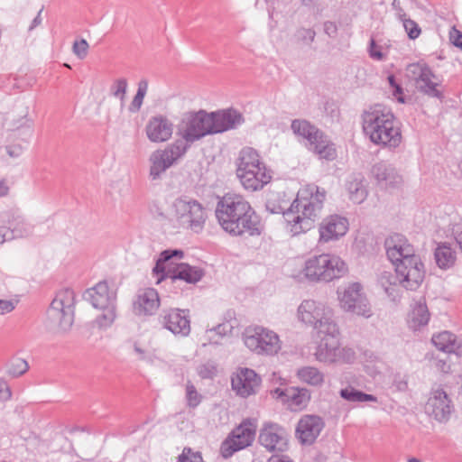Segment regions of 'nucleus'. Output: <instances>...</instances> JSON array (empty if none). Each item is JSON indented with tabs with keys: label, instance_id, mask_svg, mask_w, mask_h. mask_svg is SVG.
Returning <instances> with one entry per match:
<instances>
[{
	"label": "nucleus",
	"instance_id": "1",
	"mask_svg": "<svg viewBox=\"0 0 462 462\" xmlns=\"http://www.w3.org/2000/svg\"><path fill=\"white\" fill-rule=\"evenodd\" d=\"M241 116L234 110L207 112L189 110L182 113L176 125L178 138L150 156V176L155 180L185 156L189 147L207 135L222 133L240 122Z\"/></svg>",
	"mask_w": 462,
	"mask_h": 462
},
{
	"label": "nucleus",
	"instance_id": "2",
	"mask_svg": "<svg viewBox=\"0 0 462 462\" xmlns=\"http://www.w3.org/2000/svg\"><path fill=\"white\" fill-rule=\"evenodd\" d=\"M298 316L302 322L313 326L311 334L318 346L315 355L319 361L334 363L344 359L345 349L338 347V328L330 320V308L308 300L300 305Z\"/></svg>",
	"mask_w": 462,
	"mask_h": 462
},
{
	"label": "nucleus",
	"instance_id": "3",
	"mask_svg": "<svg viewBox=\"0 0 462 462\" xmlns=\"http://www.w3.org/2000/svg\"><path fill=\"white\" fill-rule=\"evenodd\" d=\"M215 215L222 229L231 236H254L260 233L255 211L241 194L226 193L219 198Z\"/></svg>",
	"mask_w": 462,
	"mask_h": 462
},
{
	"label": "nucleus",
	"instance_id": "4",
	"mask_svg": "<svg viewBox=\"0 0 462 462\" xmlns=\"http://www.w3.org/2000/svg\"><path fill=\"white\" fill-rule=\"evenodd\" d=\"M325 200V190L317 186L307 185L300 189L284 213L290 232L296 236L312 229L321 217Z\"/></svg>",
	"mask_w": 462,
	"mask_h": 462
},
{
	"label": "nucleus",
	"instance_id": "5",
	"mask_svg": "<svg viewBox=\"0 0 462 462\" xmlns=\"http://www.w3.org/2000/svg\"><path fill=\"white\" fill-rule=\"evenodd\" d=\"M363 120L364 131L374 144L396 147L402 143L400 124L389 108L374 105L365 112Z\"/></svg>",
	"mask_w": 462,
	"mask_h": 462
},
{
	"label": "nucleus",
	"instance_id": "6",
	"mask_svg": "<svg viewBox=\"0 0 462 462\" xmlns=\"http://www.w3.org/2000/svg\"><path fill=\"white\" fill-rule=\"evenodd\" d=\"M236 176L242 186L250 191L263 189L272 180L271 171L261 162L258 152L249 147L240 152Z\"/></svg>",
	"mask_w": 462,
	"mask_h": 462
},
{
	"label": "nucleus",
	"instance_id": "7",
	"mask_svg": "<svg viewBox=\"0 0 462 462\" xmlns=\"http://www.w3.org/2000/svg\"><path fill=\"white\" fill-rule=\"evenodd\" d=\"M346 272L347 265L340 257L321 254L305 260L298 277L310 282H327L344 276Z\"/></svg>",
	"mask_w": 462,
	"mask_h": 462
},
{
	"label": "nucleus",
	"instance_id": "8",
	"mask_svg": "<svg viewBox=\"0 0 462 462\" xmlns=\"http://www.w3.org/2000/svg\"><path fill=\"white\" fill-rule=\"evenodd\" d=\"M182 257L183 252L180 250H165L161 254L153 268L158 283L165 278L196 283L202 278L201 269L179 262Z\"/></svg>",
	"mask_w": 462,
	"mask_h": 462
},
{
	"label": "nucleus",
	"instance_id": "9",
	"mask_svg": "<svg viewBox=\"0 0 462 462\" xmlns=\"http://www.w3.org/2000/svg\"><path fill=\"white\" fill-rule=\"evenodd\" d=\"M86 294L92 306L102 311L96 319L97 326L99 328L109 327L116 319V291L109 287L107 282L104 281L88 289Z\"/></svg>",
	"mask_w": 462,
	"mask_h": 462
},
{
	"label": "nucleus",
	"instance_id": "10",
	"mask_svg": "<svg viewBox=\"0 0 462 462\" xmlns=\"http://www.w3.org/2000/svg\"><path fill=\"white\" fill-rule=\"evenodd\" d=\"M293 133L306 139L310 148L321 158L333 159L336 150L326 135L306 120L296 119L291 123Z\"/></svg>",
	"mask_w": 462,
	"mask_h": 462
},
{
	"label": "nucleus",
	"instance_id": "11",
	"mask_svg": "<svg viewBox=\"0 0 462 462\" xmlns=\"http://www.w3.org/2000/svg\"><path fill=\"white\" fill-rule=\"evenodd\" d=\"M256 433V424L250 420H243L236 427L222 443L220 452L225 458L244 449L253 443Z\"/></svg>",
	"mask_w": 462,
	"mask_h": 462
},
{
	"label": "nucleus",
	"instance_id": "12",
	"mask_svg": "<svg viewBox=\"0 0 462 462\" xmlns=\"http://www.w3.org/2000/svg\"><path fill=\"white\" fill-rule=\"evenodd\" d=\"M245 346L257 354L273 355L281 349L276 333L262 327L248 328L244 338Z\"/></svg>",
	"mask_w": 462,
	"mask_h": 462
},
{
	"label": "nucleus",
	"instance_id": "13",
	"mask_svg": "<svg viewBox=\"0 0 462 462\" xmlns=\"http://www.w3.org/2000/svg\"><path fill=\"white\" fill-rule=\"evenodd\" d=\"M399 282L408 290H416L425 277V266L419 255L408 257L395 265Z\"/></svg>",
	"mask_w": 462,
	"mask_h": 462
},
{
	"label": "nucleus",
	"instance_id": "14",
	"mask_svg": "<svg viewBox=\"0 0 462 462\" xmlns=\"http://www.w3.org/2000/svg\"><path fill=\"white\" fill-rule=\"evenodd\" d=\"M174 217L190 226H201L207 217L203 207L196 200L177 199L171 208Z\"/></svg>",
	"mask_w": 462,
	"mask_h": 462
},
{
	"label": "nucleus",
	"instance_id": "15",
	"mask_svg": "<svg viewBox=\"0 0 462 462\" xmlns=\"http://www.w3.org/2000/svg\"><path fill=\"white\" fill-rule=\"evenodd\" d=\"M174 129L175 125L167 115L156 114L147 121L144 132L151 143H163L171 140Z\"/></svg>",
	"mask_w": 462,
	"mask_h": 462
},
{
	"label": "nucleus",
	"instance_id": "16",
	"mask_svg": "<svg viewBox=\"0 0 462 462\" xmlns=\"http://www.w3.org/2000/svg\"><path fill=\"white\" fill-rule=\"evenodd\" d=\"M261 377L252 369L239 368L233 374L231 386L233 391L243 398L256 393L260 388Z\"/></svg>",
	"mask_w": 462,
	"mask_h": 462
},
{
	"label": "nucleus",
	"instance_id": "17",
	"mask_svg": "<svg viewBox=\"0 0 462 462\" xmlns=\"http://www.w3.org/2000/svg\"><path fill=\"white\" fill-rule=\"evenodd\" d=\"M324 428L323 420L317 415H303L295 428V437L301 445H312Z\"/></svg>",
	"mask_w": 462,
	"mask_h": 462
},
{
	"label": "nucleus",
	"instance_id": "18",
	"mask_svg": "<svg viewBox=\"0 0 462 462\" xmlns=\"http://www.w3.org/2000/svg\"><path fill=\"white\" fill-rule=\"evenodd\" d=\"M424 409L428 415L443 421L451 414V400L444 390L436 388L430 392Z\"/></svg>",
	"mask_w": 462,
	"mask_h": 462
},
{
	"label": "nucleus",
	"instance_id": "19",
	"mask_svg": "<svg viewBox=\"0 0 462 462\" xmlns=\"http://www.w3.org/2000/svg\"><path fill=\"white\" fill-rule=\"evenodd\" d=\"M385 246L387 255L394 266L408 257L417 256L413 246L400 234H394L387 238Z\"/></svg>",
	"mask_w": 462,
	"mask_h": 462
},
{
	"label": "nucleus",
	"instance_id": "20",
	"mask_svg": "<svg viewBox=\"0 0 462 462\" xmlns=\"http://www.w3.org/2000/svg\"><path fill=\"white\" fill-rule=\"evenodd\" d=\"M348 221L339 216H330L325 218L319 225V240L328 242L346 235L348 230Z\"/></svg>",
	"mask_w": 462,
	"mask_h": 462
},
{
	"label": "nucleus",
	"instance_id": "21",
	"mask_svg": "<svg viewBox=\"0 0 462 462\" xmlns=\"http://www.w3.org/2000/svg\"><path fill=\"white\" fill-rule=\"evenodd\" d=\"M409 71L415 80L417 88L429 95H437L438 79L428 67L412 64L409 66Z\"/></svg>",
	"mask_w": 462,
	"mask_h": 462
},
{
	"label": "nucleus",
	"instance_id": "22",
	"mask_svg": "<svg viewBox=\"0 0 462 462\" xmlns=\"http://www.w3.org/2000/svg\"><path fill=\"white\" fill-rule=\"evenodd\" d=\"M260 443L269 451L283 450L287 448V436L277 425L265 426L259 436Z\"/></svg>",
	"mask_w": 462,
	"mask_h": 462
},
{
	"label": "nucleus",
	"instance_id": "23",
	"mask_svg": "<svg viewBox=\"0 0 462 462\" xmlns=\"http://www.w3.org/2000/svg\"><path fill=\"white\" fill-rule=\"evenodd\" d=\"M273 396L281 399L282 402L286 403L291 410L298 411L307 405L310 399L308 390L299 388H287L284 391L276 389L273 393Z\"/></svg>",
	"mask_w": 462,
	"mask_h": 462
},
{
	"label": "nucleus",
	"instance_id": "24",
	"mask_svg": "<svg viewBox=\"0 0 462 462\" xmlns=\"http://www.w3.org/2000/svg\"><path fill=\"white\" fill-rule=\"evenodd\" d=\"M76 295L70 289H64L60 295V328L64 330L71 328L74 322Z\"/></svg>",
	"mask_w": 462,
	"mask_h": 462
},
{
	"label": "nucleus",
	"instance_id": "25",
	"mask_svg": "<svg viewBox=\"0 0 462 462\" xmlns=\"http://www.w3.org/2000/svg\"><path fill=\"white\" fill-rule=\"evenodd\" d=\"M165 319L166 327L172 333L181 336H187L189 333V319L184 310H171Z\"/></svg>",
	"mask_w": 462,
	"mask_h": 462
},
{
	"label": "nucleus",
	"instance_id": "26",
	"mask_svg": "<svg viewBox=\"0 0 462 462\" xmlns=\"http://www.w3.org/2000/svg\"><path fill=\"white\" fill-rule=\"evenodd\" d=\"M431 341L439 350L448 354H458L462 347V342L449 331L433 335Z\"/></svg>",
	"mask_w": 462,
	"mask_h": 462
},
{
	"label": "nucleus",
	"instance_id": "27",
	"mask_svg": "<svg viewBox=\"0 0 462 462\" xmlns=\"http://www.w3.org/2000/svg\"><path fill=\"white\" fill-rule=\"evenodd\" d=\"M364 296L363 288L360 283H350L342 291H338L340 307L343 310L349 311Z\"/></svg>",
	"mask_w": 462,
	"mask_h": 462
},
{
	"label": "nucleus",
	"instance_id": "28",
	"mask_svg": "<svg viewBox=\"0 0 462 462\" xmlns=\"http://www.w3.org/2000/svg\"><path fill=\"white\" fill-rule=\"evenodd\" d=\"M160 306V300L154 289H146L141 292L135 302L139 313L153 314Z\"/></svg>",
	"mask_w": 462,
	"mask_h": 462
},
{
	"label": "nucleus",
	"instance_id": "29",
	"mask_svg": "<svg viewBox=\"0 0 462 462\" xmlns=\"http://www.w3.org/2000/svg\"><path fill=\"white\" fill-rule=\"evenodd\" d=\"M374 174L379 183L387 187H397L402 183L401 176L393 169L378 166L374 169Z\"/></svg>",
	"mask_w": 462,
	"mask_h": 462
},
{
	"label": "nucleus",
	"instance_id": "30",
	"mask_svg": "<svg viewBox=\"0 0 462 462\" xmlns=\"http://www.w3.org/2000/svg\"><path fill=\"white\" fill-rule=\"evenodd\" d=\"M298 378L300 382L312 386H319L324 382V375L317 368L304 366L298 370Z\"/></svg>",
	"mask_w": 462,
	"mask_h": 462
},
{
	"label": "nucleus",
	"instance_id": "31",
	"mask_svg": "<svg viewBox=\"0 0 462 462\" xmlns=\"http://www.w3.org/2000/svg\"><path fill=\"white\" fill-rule=\"evenodd\" d=\"M435 259L440 268L447 269L454 264L455 254L449 246L441 245L435 251Z\"/></svg>",
	"mask_w": 462,
	"mask_h": 462
},
{
	"label": "nucleus",
	"instance_id": "32",
	"mask_svg": "<svg viewBox=\"0 0 462 462\" xmlns=\"http://www.w3.org/2000/svg\"><path fill=\"white\" fill-rule=\"evenodd\" d=\"M149 82L146 79H142L138 83L136 93L129 106V110L133 113L138 112L143 103L144 97L148 92Z\"/></svg>",
	"mask_w": 462,
	"mask_h": 462
},
{
	"label": "nucleus",
	"instance_id": "33",
	"mask_svg": "<svg viewBox=\"0 0 462 462\" xmlns=\"http://www.w3.org/2000/svg\"><path fill=\"white\" fill-rule=\"evenodd\" d=\"M347 189L349 191L350 199L356 202H362L366 197L365 187L361 179H354L347 183Z\"/></svg>",
	"mask_w": 462,
	"mask_h": 462
},
{
	"label": "nucleus",
	"instance_id": "34",
	"mask_svg": "<svg viewBox=\"0 0 462 462\" xmlns=\"http://www.w3.org/2000/svg\"><path fill=\"white\" fill-rule=\"evenodd\" d=\"M430 319L427 306L422 303L417 304L411 311V320L414 328L426 325Z\"/></svg>",
	"mask_w": 462,
	"mask_h": 462
},
{
	"label": "nucleus",
	"instance_id": "35",
	"mask_svg": "<svg viewBox=\"0 0 462 462\" xmlns=\"http://www.w3.org/2000/svg\"><path fill=\"white\" fill-rule=\"evenodd\" d=\"M7 224L8 226H6L10 231H13L15 227H17L22 232H24V234H23L19 237L26 236L30 235L32 231V226L30 223H28L26 219L22 216H12V217L7 220Z\"/></svg>",
	"mask_w": 462,
	"mask_h": 462
},
{
	"label": "nucleus",
	"instance_id": "36",
	"mask_svg": "<svg viewBox=\"0 0 462 462\" xmlns=\"http://www.w3.org/2000/svg\"><path fill=\"white\" fill-rule=\"evenodd\" d=\"M28 369V363L20 357L13 358L7 365V373L14 377L23 374Z\"/></svg>",
	"mask_w": 462,
	"mask_h": 462
},
{
	"label": "nucleus",
	"instance_id": "37",
	"mask_svg": "<svg viewBox=\"0 0 462 462\" xmlns=\"http://www.w3.org/2000/svg\"><path fill=\"white\" fill-rule=\"evenodd\" d=\"M128 88V81L124 78H119L114 80L111 86V92L114 97L121 101H124Z\"/></svg>",
	"mask_w": 462,
	"mask_h": 462
},
{
	"label": "nucleus",
	"instance_id": "38",
	"mask_svg": "<svg viewBox=\"0 0 462 462\" xmlns=\"http://www.w3.org/2000/svg\"><path fill=\"white\" fill-rule=\"evenodd\" d=\"M186 398L190 407H197L202 399L196 387L190 383H188L186 385Z\"/></svg>",
	"mask_w": 462,
	"mask_h": 462
},
{
	"label": "nucleus",
	"instance_id": "39",
	"mask_svg": "<svg viewBox=\"0 0 462 462\" xmlns=\"http://www.w3.org/2000/svg\"><path fill=\"white\" fill-rule=\"evenodd\" d=\"M197 371L202 379H213L217 374V366L209 362L200 365Z\"/></svg>",
	"mask_w": 462,
	"mask_h": 462
},
{
	"label": "nucleus",
	"instance_id": "40",
	"mask_svg": "<svg viewBox=\"0 0 462 462\" xmlns=\"http://www.w3.org/2000/svg\"><path fill=\"white\" fill-rule=\"evenodd\" d=\"M178 462H204V460L199 452L193 451L190 448H185L180 455Z\"/></svg>",
	"mask_w": 462,
	"mask_h": 462
},
{
	"label": "nucleus",
	"instance_id": "41",
	"mask_svg": "<svg viewBox=\"0 0 462 462\" xmlns=\"http://www.w3.org/2000/svg\"><path fill=\"white\" fill-rule=\"evenodd\" d=\"M349 311L362 317L368 318L371 316V308L370 305L366 300V298L364 296L362 299L354 306L352 310Z\"/></svg>",
	"mask_w": 462,
	"mask_h": 462
},
{
	"label": "nucleus",
	"instance_id": "42",
	"mask_svg": "<svg viewBox=\"0 0 462 462\" xmlns=\"http://www.w3.org/2000/svg\"><path fill=\"white\" fill-rule=\"evenodd\" d=\"M284 207H285V201L280 194H277V195L272 197L267 201V208L272 213L278 214L280 212H282L284 209Z\"/></svg>",
	"mask_w": 462,
	"mask_h": 462
},
{
	"label": "nucleus",
	"instance_id": "43",
	"mask_svg": "<svg viewBox=\"0 0 462 462\" xmlns=\"http://www.w3.org/2000/svg\"><path fill=\"white\" fill-rule=\"evenodd\" d=\"M24 234L19 228L15 227L14 230H8L6 226H0V245L5 241H10L15 238H19L20 236Z\"/></svg>",
	"mask_w": 462,
	"mask_h": 462
},
{
	"label": "nucleus",
	"instance_id": "44",
	"mask_svg": "<svg viewBox=\"0 0 462 462\" xmlns=\"http://www.w3.org/2000/svg\"><path fill=\"white\" fill-rule=\"evenodd\" d=\"M88 43L86 40L75 41L73 43V53L80 60L84 59L88 55Z\"/></svg>",
	"mask_w": 462,
	"mask_h": 462
},
{
	"label": "nucleus",
	"instance_id": "45",
	"mask_svg": "<svg viewBox=\"0 0 462 462\" xmlns=\"http://www.w3.org/2000/svg\"><path fill=\"white\" fill-rule=\"evenodd\" d=\"M403 26L411 39H416L420 36V29L414 21L411 19H406L403 22Z\"/></svg>",
	"mask_w": 462,
	"mask_h": 462
},
{
	"label": "nucleus",
	"instance_id": "46",
	"mask_svg": "<svg viewBox=\"0 0 462 462\" xmlns=\"http://www.w3.org/2000/svg\"><path fill=\"white\" fill-rule=\"evenodd\" d=\"M389 84L392 88L393 96L400 102L404 103V95L402 88L396 84L393 76L388 77Z\"/></svg>",
	"mask_w": 462,
	"mask_h": 462
},
{
	"label": "nucleus",
	"instance_id": "47",
	"mask_svg": "<svg viewBox=\"0 0 462 462\" xmlns=\"http://www.w3.org/2000/svg\"><path fill=\"white\" fill-rule=\"evenodd\" d=\"M18 300H0V315L12 312L15 309Z\"/></svg>",
	"mask_w": 462,
	"mask_h": 462
},
{
	"label": "nucleus",
	"instance_id": "48",
	"mask_svg": "<svg viewBox=\"0 0 462 462\" xmlns=\"http://www.w3.org/2000/svg\"><path fill=\"white\" fill-rule=\"evenodd\" d=\"M341 396L351 402H360L361 392L355 391L354 389H343L340 392Z\"/></svg>",
	"mask_w": 462,
	"mask_h": 462
},
{
	"label": "nucleus",
	"instance_id": "49",
	"mask_svg": "<svg viewBox=\"0 0 462 462\" xmlns=\"http://www.w3.org/2000/svg\"><path fill=\"white\" fill-rule=\"evenodd\" d=\"M449 39L455 46L462 49V32L460 31L452 28L449 32Z\"/></svg>",
	"mask_w": 462,
	"mask_h": 462
},
{
	"label": "nucleus",
	"instance_id": "50",
	"mask_svg": "<svg viewBox=\"0 0 462 462\" xmlns=\"http://www.w3.org/2000/svg\"><path fill=\"white\" fill-rule=\"evenodd\" d=\"M23 147L19 144L5 146V152L11 158H18L23 153Z\"/></svg>",
	"mask_w": 462,
	"mask_h": 462
},
{
	"label": "nucleus",
	"instance_id": "51",
	"mask_svg": "<svg viewBox=\"0 0 462 462\" xmlns=\"http://www.w3.org/2000/svg\"><path fill=\"white\" fill-rule=\"evenodd\" d=\"M11 397V392L7 383L4 380H0V399L7 400Z\"/></svg>",
	"mask_w": 462,
	"mask_h": 462
},
{
	"label": "nucleus",
	"instance_id": "52",
	"mask_svg": "<svg viewBox=\"0 0 462 462\" xmlns=\"http://www.w3.org/2000/svg\"><path fill=\"white\" fill-rule=\"evenodd\" d=\"M232 328H233L232 325L226 326L225 324H222V325H219L216 329L209 330L208 332V337H211V336L213 334L220 333L221 331H224L225 333L231 332Z\"/></svg>",
	"mask_w": 462,
	"mask_h": 462
},
{
	"label": "nucleus",
	"instance_id": "53",
	"mask_svg": "<svg viewBox=\"0 0 462 462\" xmlns=\"http://www.w3.org/2000/svg\"><path fill=\"white\" fill-rule=\"evenodd\" d=\"M435 366L438 370H439L442 373H448L450 371V365L447 364V362L442 360L436 361Z\"/></svg>",
	"mask_w": 462,
	"mask_h": 462
},
{
	"label": "nucleus",
	"instance_id": "54",
	"mask_svg": "<svg viewBox=\"0 0 462 462\" xmlns=\"http://www.w3.org/2000/svg\"><path fill=\"white\" fill-rule=\"evenodd\" d=\"M370 55L372 58L376 60H381L383 58V54L377 50L374 41L371 42Z\"/></svg>",
	"mask_w": 462,
	"mask_h": 462
},
{
	"label": "nucleus",
	"instance_id": "55",
	"mask_svg": "<svg viewBox=\"0 0 462 462\" xmlns=\"http://www.w3.org/2000/svg\"><path fill=\"white\" fill-rule=\"evenodd\" d=\"M42 13V9H41L37 14V16L32 20L31 25L29 26V31H32L34 28H36L39 24L42 23L41 14Z\"/></svg>",
	"mask_w": 462,
	"mask_h": 462
},
{
	"label": "nucleus",
	"instance_id": "56",
	"mask_svg": "<svg viewBox=\"0 0 462 462\" xmlns=\"http://www.w3.org/2000/svg\"><path fill=\"white\" fill-rule=\"evenodd\" d=\"M455 236L457 241V243L460 245V248L462 249V226H457L454 229Z\"/></svg>",
	"mask_w": 462,
	"mask_h": 462
},
{
	"label": "nucleus",
	"instance_id": "57",
	"mask_svg": "<svg viewBox=\"0 0 462 462\" xmlns=\"http://www.w3.org/2000/svg\"><path fill=\"white\" fill-rule=\"evenodd\" d=\"M268 462H292L289 457H282V456H273Z\"/></svg>",
	"mask_w": 462,
	"mask_h": 462
},
{
	"label": "nucleus",
	"instance_id": "58",
	"mask_svg": "<svg viewBox=\"0 0 462 462\" xmlns=\"http://www.w3.org/2000/svg\"><path fill=\"white\" fill-rule=\"evenodd\" d=\"M62 450L64 453L69 454L73 450L72 443L68 439H65V442L62 445Z\"/></svg>",
	"mask_w": 462,
	"mask_h": 462
},
{
	"label": "nucleus",
	"instance_id": "59",
	"mask_svg": "<svg viewBox=\"0 0 462 462\" xmlns=\"http://www.w3.org/2000/svg\"><path fill=\"white\" fill-rule=\"evenodd\" d=\"M360 402H375L376 398L374 395L361 393Z\"/></svg>",
	"mask_w": 462,
	"mask_h": 462
},
{
	"label": "nucleus",
	"instance_id": "60",
	"mask_svg": "<svg viewBox=\"0 0 462 462\" xmlns=\"http://www.w3.org/2000/svg\"><path fill=\"white\" fill-rule=\"evenodd\" d=\"M8 192V187L4 180L0 181V197L5 196Z\"/></svg>",
	"mask_w": 462,
	"mask_h": 462
},
{
	"label": "nucleus",
	"instance_id": "61",
	"mask_svg": "<svg viewBox=\"0 0 462 462\" xmlns=\"http://www.w3.org/2000/svg\"><path fill=\"white\" fill-rule=\"evenodd\" d=\"M134 350L140 355H144L146 353V348L144 346H139L137 343L134 344Z\"/></svg>",
	"mask_w": 462,
	"mask_h": 462
},
{
	"label": "nucleus",
	"instance_id": "62",
	"mask_svg": "<svg viewBox=\"0 0 462 462\" xmlns=\"http://www.w3.org/2000/svg\"><path fill=\"white\" fill-rule=\"evenodd\" d=\"M55 303H56V298H55V299H53V300L51 301V309H52V310H53V309H55Z\"/></svg>",
	"mask_w": 462,
	"mask_h": 462
},
{
	"label": "nucleus",
	"instance_id": "63",
	"mask_svg": "<svg viewBox=\"0 0 462 462\" xmlns=\"http://www.w3.org/2000/svg\"><path fill=\"white\" fill-rule=\"evenodd\" d=\"M408 462H420L417 458H410Z\"/></svg>",
	"mask_w": 462,
	"mask_h": 462
},
{
	"label": "nucleus",
	"instance_id": "64",
	"mask_svg": "<svg viewBox=\"0 0 462 462\" xmlns=\"http://www.w3.org/2000/svg\"><path fill=\"white\" fill-rule=\"evenodd\" d=\"M64 66L67 68H70V66L68 63H64Z\"/></svg>",
	"mask_w": 462,
	"mask_h": 462
}]
</instances>
